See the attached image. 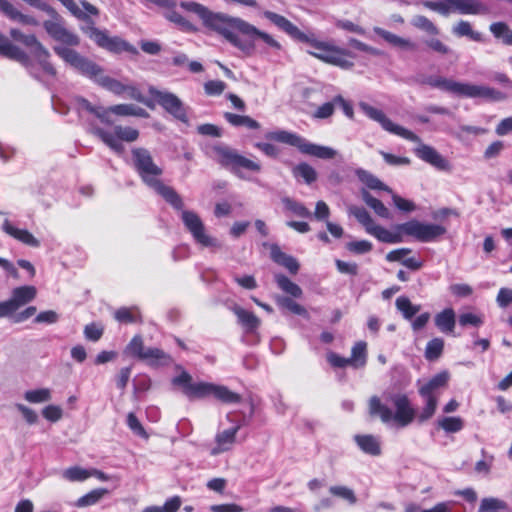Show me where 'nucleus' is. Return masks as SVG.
<instances>
[{"label":"nucleus","mask_w":512,"mask_h":512,"mask_svg":"<svg viewBox=\"0 0 512 512\" xmlns=\"http://www.w3.org/2000/svg\"><path fill=\"white\" fill-rule=\"evenodd\" d=\"M131 152L133 167L142 182L152 188L172 208L182 211L181 218L184 226L191 233L194 240L203 247H220L217 239L206 234L205 226L198 214L193 211L183 210L184 202L182 197L173 187L165 185L160 180L163 170L155 164L151 153L142 147L133 148Z\"/></svg>","instance_id":"1"},{"label":"nucleus","mask_w":512,"mask_h":512,"mask_svg":"<svg viewBox=\"0 0 512 512\" xmlns=\"http://www.w3.org/2000/svg\"><path fill=\"white\" fill-rule=\"evenodd\" d=\"M0 11L3 12L10 19L17 20L23 24H37L36 20L33 17L22 14L7 0H0Z\"/></svg>","instance_id":"33"},{"label":"nucleus","mask_w":512,"mask_h":512,"mask_svg":"<svg viewBox=\"0 0 512 512\" xmlns=\"http://www.w3.org/2000/svg\"><path fill=\"white\" fill-rule=\"evenodd\" d=\"M444 350V340L442 338L436 337L430 340L425 348V358L428 361L437 360L443 353Z\"/></svg>","instance_id":"45"},{"label":"nucleus","mask_w":512,"mask_h":512,"mask_svg":"<svg viewBox=\"0 0 512 512\" xmlns=\"http://www.w3.org/2000/svg\"><path fill=\"white\" fill-rule=\"evenodd\" d=\"M329 493L347 501L349 504H355L357 501L354 491L346 486H331Z\"/></svg>","instance_id":"54"},{"label":"nucleus","mask_w":512,"mask_h":512,"mask_svg":"<svg viewBox=\"0 0 512 512\" xmlns=\"http://www.w3.org/2000/svg\"><path fill=\"white\" fill-rule=\"evenodd\" d=\"M226 83L221 80H210L204 84V91L207 95L218 96L226 89Z\"/></svg>","instance_id":"59"},{"label":"nucleus","mask_w":512,"mask_h":512,"mask_svg":"<svg viewBox=\"0 0 512 512\" xmlns=\"http://www.w3.org/2000/svg\"><path fill=\"white\" fill-rule=\"evenodd\" d=\"M63 477L70 482H81L91 477V472L80 466H73L63 472Z\"/></svg>","instance_id":"49"},{"label":"nucleus","mask_w":512,"mask_h":512,"mask_svg":"<svg viewBox=\"0 0 512 512\" xmlns=\"http://www.w3.org/2000/svg\"><path fill=\"white\" fill-rule=\"evenodd\" d=\"M415 155L439 170H448V161L433 147L421 144L415 150Z\"/></svg>","instance_id":"19"},{"label":"nucleus","mask_w":512,"mask_h":512,"mask_svg":"<svg viewBox=\"0 0 512 512\" xmlns=\"http://www.w3.org/2000/svg\"><path fill=\"white\" fill-rule=\"evenodd\" d=\"M356 174L361 182H363L368 188L373 190H388V187L376 176L370 172L359 169Z\"/></svg>","instance_id":"44"},{"label":"nucleus","mask_w":512,"mask_h":512,"mask_svg":"<svg viewBox=\"0 0 512 512\" xmlns=\"http://www.w3.org/2000/svg\"><path fill=\"white\" fill-rule=\"evenodd\" d=\"M114 319L121 324L142 323V315L138 307H120L114 312Z\"/></svg>","instance_id":"28"},{"label":"nucleus","mask_w":512,"mask_h":512,"mask_svg":"<svg viewBox=\"0 0 512 512\" xmlns=\"http://www.w3.org/2000/svg\"><path fill=\"white\" fill-rule=\"evenodd\" d=\"M46 32L56 41L69 46H77L80 40L77 35L67 30L55 20H46L43 23Z\"/></svg>","instance_id":"18"},{"label":"nucleus","mask_w":512,"mask_h":512,"mask_svg":"<svg viewBox=\"0 0 512 512\" xmlns=\"http://www.w3.org/2000/svg\"><path fill=\"white\" fill-rule=\"evenodd\" d=\"M424 44L431 51L441 56L449 55L452 52V49L438 38L427 39Z\"/></svg>","instance_id":"56"},{"label":"nucleus","mask_w":512,"mask_h":512,"mask_svg":"<svg viewBox=\"0 0 512 512\" xmlns=\"http://www.w3.org/2000/svg\"><path fill=\"white\" fill-rule=\"evenodd\" d=\"M359 106L367 117L378 122L381 127L389 133L395 134L412 142L420 141V138L414 132L393 123L382 110L377 109L365 102H361Z\"/></svg>","instance_id":"15"},{"label":"nucleus","mask_w":512,"mask_h":512,"mask_svg":"<svg viewBox=\"0 0 512 512\" xmlns=\"http://www.w3.org/2000/svg\"><path fill=\"white\" fill-rule=\"evenodd\" d=\"M114 135L121 141L134 142L139 137V131L132 127L117 125L114 127Z\"/></svg>","instance_id":"53"},{"label":"nucleus","mask_w":512,"mask_h":512,"mask_svg":"<svg viewBox=\"0 0 512 512\" xmlns=\"http://www.w3.org/2000/svg\"><path fill=\"white\" fill-rule=\"evenodd\" d=\"M126 423L129 429L137 436L144 439L149 438L148 433L146 432L143 425L133 412L128 413Z\"/></svg>","instance_id":"55"},{"label":"nucleus","mask_w":512,"mask_h":512,"mask_svg":"<svg viewBox=\"0 0 512 512\" xmlns=\"http://www.w3.org/2000/svg\"><path fill=\"white\" fill-rule=\"evenodd\" d=\"M172 384L180 386L183 394L189 399H203L213 396L215 399L223 404H237L240 403L242 397L240 394L231 391L224 385H217L208 382H192V376L183 371L178 376L172 379Z\"/></svg>","instance_id":"3"},{"label":"nucleus","mask_w":512,"mask_h":512,"mask_svg":"<svg viewBox=\"0 0 512 512\" xmlns=\"http://www.w3.org/2000/svg\"><path fill=\"white\" fill-rule=\"evenodd\" d=\"M350 213L357 219L360 224L364 226L368 234L374 236L379 241L391 244L402 242L400 232L392 233L386 228L376 224L369 212L364 207L352 206L350 208Z\"/></svg>","instance_id":"10"},{"label":"nucleus","mask_w":512,"mask_h":512,"mask_svg":"<svg viewBox=\"0 0 512 512\" xmlns=\"http://www.w3.org/2000/svg\"><path fill=\"white\" fill-rule=\"evenodd\" d=\"M426 83L432 88H438L457 96L466 98H482L492 102L503 101L507 95L495 88L470 83H461L442 76L429 77Z\"/></svg>","instance_id":"5"},{"label":"nucleus","mask_w":512,"mask_h":512,"mask_svg":"<svg viewBox=\"0 0 512 512\" xmlns=\"http://www.w3.org/2000/svg\"><path fill=\"white\" fill-rule=\"evenodd\" d=\"M229 31L232 38L225 37V39L245 53H250L254 50L253 41L257 38L276 50L282 49L281 44L271 35L257 29L254 25L241 18H233Z\"/></svg>","instance_id":"6"},{"label":"nucleus","mask_w":512,"mask_h":512,"mask_svg":"<svg viewBox=\"0 0 512 512\" xmlns=\"http://www.w3.org/2000/svg\"><path fill=\"white\" fill-rule=\"evenodd\" d=\"M453 33L458 37H469L476 42H483V36L480 32L474 31L468 21L461 20L453 28Z\"/></svg>","instance_id":"42"},{"label":"nucleus","mask_w":512,"mask_h":512,"mask_svg":"<svg viewBox=\"0 0 512 512\" xmlns=\"http://www.w3.org/2000/svg\"><path fill=\"white\" fill-rule=\"evenodd\" d=\"M270 257L278 265L286 268L291 274H297L299 263L297 260L281 250L279 245L272 244L270 246Z\"/></svg>","instance_id":"23"},{"label":"nucleus","mask_w":512,"mask_h":512,"mask_svg":"<svg viewBox=\"0 0 512 512\" xmlns=\"http://www.w3.org/2000/svg\"><path fill=\"white\" fill-rule=\"evenodd\" d=\"M111 113L118 116H138L147 117L148 113L141 107H137L133 104H118L109 107Z\"/></svg>","instance_id":"40"},{"label":"nucleus","mask_w":512,"mask_h":512,"mask_svg":"<svg viewBox=\"0 0 512 512\" xmlns=\"http://www.w3.org/2000/svg\"><path fill=\"white\" fill-rule=\"evenodd\" d=\"M42 415L48 421L57 422L62 418L63 411L57 405H48L42 410Z\"/></svg>","instance_id":"62"},{"label":"nucleus","mask_w":512,"mask_h":512,"mask_svg":"<svg viewBox=\"0 0 512 512\" xmlns=\"http://www.w3.org/2000/svg\"><path fill=\"white\" fill-rule=\"evenodd\" d=\"M63 6L67 8V10L77 19L83 20L86 22H91L93 24V21L90 20L88 14L97 16L99 15V10L94 5L90 4L87 1H82L81 4L84 8V11H82L78 5L74 2V0H58Z\"/></svg>","instance_id":"20"},{"label":"nucleus","mask_w":512,"mask_h":512,"mask_svg":"<svg viewBox=\"0 0 512 512\" xmlns=\"http://www.w3.org/2000/svg\"><path fill=\"white\" fill-rule=\"evenodd\" d=\"M213 150L217 155L218 162L224 167L231 168L235 174H238L240 169L252 172H259L261 170V165L258 162L240 155L236 150L227 146L217 145Z\"/></svg>","instance_id":"13"},{"label":"nucleus","mask_w":512,"mask_h":512,"mask_svg":"<svg viewBox=\"0 0 512 512\" xmlns=\"http://www.w3.org/2000/svg\"><path fill=\"white\" fill-rule=\"evenodd\" d=\"M180 6L188 12L198 15L207 28L217 32L224 38H232L229 27L234 17L222 13H214L204 5L194 1H182Z\"/></svg>","instance_id":"9"},{"label":"nucleus","mask_w":512,"mask_h":512,"mask_svg":"<svg viewBox=\"0 0 512 512\" xmlns=\"http://www.w3.org/2000/svg\"><path fill=\"white\" fill-rule=\"evenodd\" d=\"M459 324L461 326H475L479 327L483 324L482 317L474 314V313H463L459 316Z\"/></svg>","instance_id":"63"},{"label":"nucleus","mask_w":512,"mask_h":512,"mask_svg":"<svg viewBox=\"0 0 512 512\" xmlns=\"http://www.w3.org/2000/svg\"><path fill=\"white\" fill-rule=\"evenodd\" d=\"M90 132L99 137L109 148L114 150L117 153H122L124 150V147L122 143L119 141V139L113 135L112 133H109L105 131L102 128L99 127H92L90 129Z\"/></svg>","instance_id":"34"},{"label":"nucleus","mask_w":512,"mask_h":512,"mask_svg":"<svg viewBox=\"0 0 512 512\" xmlns=\"http://www.w3.org/2000/svg\"><path fill=\"white\" fill-rule=\"evenodd\" d=\"M397 230L423 243L432 242L447 232L446 228L442 225L426 224L417 220H410L399 224Z\"/></svg>","instance_id":"14"},{"label":"nucleus","mask_w":512,"mask_h":512,"mask_svg":"<svg viewBox=\"0 0 512 512\" xmlns=\"http://www.w3.org/2000/svg\"><path fill=\"white\" fill-rule=\"evenodd\" d=\"M3 230L14 239L19 242L30 246V247H39L40 241L34 237V235L29 232L27 229H19L14 227L8 220H5L3 223Z\"/></svg>","instance_id":"24"},{"label":"nucleus","mask_w":512,"mask_h":512,"mask_svg":"<svg viewBox=\"0 0 512 512\" xmlns=\"http://www.w3.org/2000/svg\"><path fill=\"white\" fill-rule=\"evenodd\" d=\"M55 53L65 62L77 69L81 74L98 82L103 69L95 62L81 56L77 51L67 47H54Z\"/></svg>","instance_id":"11"},{"label":"nucleus","mask_w":512,"mask_h":512,"mask_svg":"<svg viewBox=\"0 0 512 512\" xmlns=\"http://www.w3.org/2000/svg\"><path fill=\"white\" fill-rule=\"evenodd\" d=\"M367 345L363 341L357 342L351 350V357L349 358L350 366L355 369L362 368L367 362Z\"/></svg>","instance_id":"36"},{"label":"nucleus","mask_w":512,"mask_h":512,"mask_svg":"<svg viewBox=\"0 0 512 512\" xmlns=\"http://www.w3.org/2000/svg\"><path fill=\"white\" fill-rule=\"evenodd\" d=\"M451 7L460 14L475 15L479 14L483 6L477 0H445Z\"/></svg>","instance_id":"30"},{"label":"nucleus","mask_w":512,"mask_h":512,"mask_svg":"<svg viewBox=\"0 0 512 512\" xmlns=\"http://www.w3.org/2000/svg\"><path fill=\"white\" fill-rule=\"evenodd\" d=\"M276 303L282 310H286L295 315L307 316V310L290 297L278 296Z\"/></svg>","instance_id":"41"},{"label":"nucleus","mask_w":512,"mask_h":512,"mask_svg":"<svg viewBox=\"0 0 512 512\" xmlns=\"http://www.w3.org/2000/svg\"><path fill=\"white\" fill-rule=\"evenodd\" d=\"M292 174L296 179L302 178L310 185L317 180L316 170L306 162H301L292 169Z\"/></svg>","instance_id":"37"},{"label":"nucleus","mask_w":512,"mask_h":512,"mask_svg":"<svg viewBox=\"0 0 512 512\" xmlns=\"http://www.w3.org/2000/svg\"><path fill=\"white\" fill-rule=\"evenodd\" d=\"M282 203L286 210L292 212L299 217H310L311 212L300 202H297L289 197L282 199Z\"/></svg>","instance_id":"50"},{"label":"nucleus","mask_w":512,"mask_h":512,"mask_svg":"<svg viewBox=\"0 0 512 512\" xmlns=\"http://www.w3.org/2000/svg\"><path fill=\"white\" fill-rule=\"evenodd\" d=\"M390 401L395 407V413L387 405L383 404L378 396H372L369 400L370 416L379 417L383 423L395 421L400 427H406L413 422L415 410L411 406L406 394H394L390 397Z\"/></svg>","instance_id":"4"},{"label":"nucleus","mask_w":512,"mask_h":512,"mask_svg":"<svg viewBox=\"0 0 512 512\" xmlns=\"http://www.w3.org/2000/svg\"><path fill=\"white\" fill-rule=\"evenodd\" d=\"M449 380L450 374L448 371L444 370L435 374L425 384L419 387L418 393L425 401V406L417 416L419 423H424L433 417L437 409L440 390L448 386Z\"/></svg>","instance_id":"7"},{"label":"nucleus","mask_w":512,"mask_h":512,"mask_svg":"<svg viewBox=\"0 0 512 512\" xmlns=\"http://www.w3.org/2000/svg\"><path fill=\"white\" fill-rule=\"evenodd\" d=\"M244 423H238L235 427L226 429L216 435V443L221 451H227L236 441V435Z\"/></svg>","instance_id":"32"},{"label":"nucleus","mask_w":512,"mask_h":512,"mask_svg":"<svg viewBox=\"0 0 512 512\" xmlns=\"http://www.w3.org/2000/svg\"><path fill=\"white\" fill-rule=\"evenodd\" d=\"M421 5L429 10L436 11L443 16H448L451 6L446 2H436L431 0H423Z\"/></svg>","instance_id":"61"},{"label":"nucleus","mask_w":512,"mask_h":512,"mask_svg":"<svg viewBox=\"0 0 512 512\" xmlns=\"http://www.w3.org/2000/svg\"><path fill=\"white\" fill-rule=\"evenodd\" d=\"M438 425L447 433H456L462 430L464 423L460 417H444L438 421Z\"/></svg>","instance_id":"51"},{"label":"nucleus","mask_w":512,"mask_h":512,"mask_svg":"<svg viewBox=\"0 0 512 512\" xmlns=\"http://www.w3.org/2000/svg\"><path fill=\"white\" fill-rule=\"evenodd\" d=\"M224 118L230 125L234 127L245 126L251 130L260 128L259 122L247 115H238L231 112H226L224 114Z\"/></svg>","instance_id":"35"},{"label":"nucleus","mask_w":512,"mask_h":512,"mask_svg":"<svg viewBox=\"0 0 512 512\" xmlns=\"http://www.w3.org/2000/svg\"><path fill=\"white\" fill-rule=\"evenodd\" d=\"M377 35H379L382 39H384L389 44L399 47L403 50H415L416 45L411 40L400 37L396 34H393L387 30L378 28L375 30Z\"/></svg>","instance_id":"31"},{"label":"nucleus","mask_w":512,"mask_h":512,"mask_svg":"<svg viewBox=\"0 0 512 512\" xmlns=\"http://www.w3.org/2000/svg\"><path fill=\"white\" fill-rule=\"evenodd\" d=\"M434 321L441 332L452 333L455 328V312L452 308H446L435 316Z\"/></svg>","instance_id":"29"},{"label":"nucleus","mask_w":512,"mask_h":512,"mask_svg":"<svg viewBox=\"0 0 512 512\" xmlns=\"http://www.w3.org/2000/svg\"><path fill=\"white\" fill-rule=\"evenodd\" d=\"M109 493L106 488L93 489L87 494L77 499L75 506L82 508L97 504L105 495Z\"/></svg>","instance_id":"38"},{"label":"nucleus","mask_w":512,"mask_h":512,"mask_svg":"<svg viewBox=\"0 0 512 512\" xmlns=\"http://www.w3.org/2000/svg\"><path fill=\"white\" fill-rule=\"evenodd\" d=\"M266 138L296 147L302 154L320 159H331L335 156V151L332 148L313 144L293 132L285 130L271 132L266 135Z\"/></svg>","instance_id":"8"},{"label":"nucleus","mask_w":512,"mask_h":512,"mask_svg":"<svg viewBox=\"0 0 512 512\" xmlns=\"http://www.w3.org/2000/svg\"><path fill=\"white\" fill-rule=\"evenodd\" d=\"M232 311L246 333H253L259 328L261 321L253 312L245 310L238 305H235Z\"/></svg>","instance_id":"21"},{"label":"nucleus","mask_w":512,"mask_h":512,"mask_svg":"<svg viewBox=\"0 0 512 512\" xmlns=\"http://www.w3.org/2000/svg\"><path fill=\"white\" fill-rule=\"evenodd\" d=\"M395 304L397 309L402 312L406 319H411L420 310V306L413 305L410 299L405 296L398 297Z\"/></svg>","instance_id":"48"},{"label":"nucleus","mask_w":512,"mask_h":512,"mask_svg":"<svg viewBox=\"0 0 512 512\" xmlns=\"http://www.w3.org/2000/svg\"><path fill=\"white\" fill-rule=\"evenodd\" d=\"M104 327L101 324L92 322L84 327V336L87 340L96 342L102 338Z\"/></svg>","instance_id":"58"},{"label":"nucleus","mask_w":512,"mask_h":512,"mask_svg":"<svg viewBox=\"0 0 512 512\" xmlns=\"http://www.w3.org/2000/svg\"><path fill=\"white\" fill-rule=\"evenodd\" d=\"M125 353L142 360L145 356L146 349L144 341L140 335H135L126 346Z\"/></svg>","instance_id":"47"},{"label":"nucleus","mask_w":512,"mask_h":512,"mask_svg":"<svg viewBox=\"0 0 512 512\" xmlns=\"http://www.w3.org/2000/svg\"><path fill=\"white\" fill-rule=\"evenodd\" d=\"M24 398L30 403L47 402L51 399V392L48 388L29 390L25 392Z\"/></svg>","instance_id":"52"},{"label":"nucleus","mask_w":512,"mask_h":512,"mask_svg":"<svg viewBox=\"0 0 512 512\" xmlns=\"http://www.w3.org/2000/svg\"><path fill=\"white\" fill-rule=\"evenodd\" d=\"M504 503L494 498H484L481 501L480 511L485 512H499L498 509L503 508Z\"/></svg>","instance_id":"64"},{"label":"nucleus","mask_w":512,"mask_h":512,"mask_svg":"<svg viewBox=\"0 0 512 512\" xmlns=\"http://www.w3.org/2000/svg\"><path fill=\"white\" fill-rule=\"evenodd\" d=\"M88 36L101 48L114 53L121 54L123 52L131 55H138L137 48L128 41L118 37H110L106 31L100 30L95 26H89L86 30Z\"/></svg>","instance_id":"12"},{"label":"nucleus","mask_w":512,"mask_h":512,"mask_svg":"<svg viewBox=\"0 0 512 512\" xmlns=\"http://www.w3.org/2000/svg\"><path fill=\"white\" fill-rule=\"evenodd\" d=\"M0 55L18 61L22 64L29 62L28 55L19 47L12 44L10 40L0 33Z\"/></svg>","instance_id":"22"},{"label":"nucleus","mask_w":512,"mask_h":512,"mask_svg":"<svg viewBox=\"0 0 512 512\" xmlns=\"http://www.w3.org/2000/svg\"><path fill=\"white\" fill-rule=\"evenodd\" d=\"M275 281L282 291L291 295L292 297L300 298L302 296L303 292L300 286L292 282L286 275H275Z\"/></svg>","instance_id":"39"},{"label":"nucleus","mask_w":512,"mask_h":512,"mask_svg":"<svg viewBox=\"0 0 512 512\" xmlns=\"http://www.w3.org/2000/svg\"><path fill=\"white\" fill-rule=\"evenodd\" d=\"M335 101L334 98L330 102H326L320 105L313 113V118L316 119H327L334 114Z\"/></svg>","instance_id":"60"},{"label":"nucleus","mask_w":512,"mask_h":512,"mask_svg":"<svg viewBox=\"0 0 512 512\" xmlns=\"http://www.w3.org/2000/svg\"><path fill=\"white\" fill-rule=\"evenodd\" d=\"M263 16L293 40L308 44L312 50H308L307 53L314 58L344 70L353 68L356 55L352 51L337 46L333 42L319 40L313 33L302 32L286 17L275 12L267 10L263 12Z\"/></svg>","instance_id":"2"},{"label":"nucleus","mask_w":512,"mask_h":512,"mask_svg":"<svg viewBox=\"0 0 512 512\" xmlns=\"http://www.w3.org/2000/svg\"><path fill=\"white\" fill-rule=\"evenodd\" d=\"M142 361H146L152 367L168 366L172 363V357L159 348H147Z\"/></svg>","instance_id":"27"},{"label":"nucleus","mask_w":512,"mask_h":512,"mask_svg":"<svg viewBox=\"0 0 512 512\" xmlns=\"http://www.w3.org/2000/svg\"><path fill=\"white\" fill-rule=\"evenodd\" d=\"M346 248L353 254L361 255L369 253L373 249V245L368 240H359L348 242Z\"/></svg>","instance_id":"57"},{"label":"nucleus","mask_w":512,"mask_h":512,"mask_svg":"<svg viewBox=\"0 0 512 512\" xmlns=\"http://www.w3.org/2000/svg\"><path fill=\"white\" fill-rule=\"evenodd\" d=\"M37 294L34 286H20L12 291L10 301L14 304V309L17 311L20 307L31 302Z\"/></svg>","instance_id":"26"},{"label":"nucleus","mask_w":512,"mask_h":512,"mask_svg":"<svg viewBox=\"0 0 512 512\" xmlns=\"http://www.w3.org/2000/svg\"><path fill=\"white\" fill-rule=\"evenodd\" d=\"M357 446L366 454L379 456L381 454V444L377 437L371 434H357L354 436Z\"/></svg>","instance_id":"25"},{"label":"nucleus","mask_w":512,"mask_h":512,"mask_svg":"<svg viewBox=\"0 0 512 512\" xmlns=\"http://www.w3.org/2000/svg\"><path fill=\"white\" fill-rule=\"evenodd\" d=\"M99 85H101L103 88L107 89L108 91L116 94V95H122L124 93H128V95L137 101L144 102L148 107L152 108L153 106L147 102L144 101L142 93L134 86L125 85L118 81L117 79H114L109 76H104L102 74L101 77H99L98 82Z\"/></svg>","instance_id":"17"},{"label":"nucleus","mask_w":512,"mask_h":512,"mask_svg":"<svg viewBox=\"0 0 512 512\" xmlns=\"http://www.w3.org/2000/svg\"><path fill=\"white\" fill-rule=\"evenodd\" d=\"M363 200L365 203L374 210V212L382 217V218H388L389 217V210L387 207L383 204V202L377 198H375L373 195H371L367 191H363L362 193Z\"/></svg>","instance_id":"46"},{"label":"nucleus","mask_w":512,"mask_h":512,"mask_svg":"<svg viewBox=\"0 0 512 512\" xmlns=\"http://www.w3.org/2000/svg\"><path fill=\"white\" fill-rule=\"evenodd\" d=\"M149 94L166 112L182 122L187 121L186 109L182 101L175 94L163 92L154 87H150Z\"/></svg>","instance_id":"16"},{"label":"nucleus","mask_w":512,"mask_h":512,"mask_svg":"<svg viewBox=\"0 0 512 512\" xmlns=\"http://www.w3.org/2000/svg\"><path fill=\"white\" fill-rule=\"evenodd\" d=\"M411 25L429 35L436 36L440 33L439 28L426 16L416 15L411 19Z\"/></svg>","instance_id":"43"}]
</instances>
